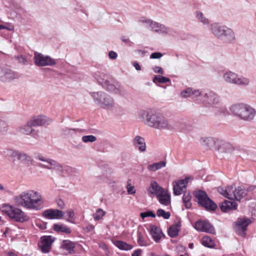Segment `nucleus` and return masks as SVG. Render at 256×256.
I'll list each match as a JSON object with an SVG mask.
<instances>
[{
  "label": "nucleus",
  "mask_w": 256,
  "mask_h": 256,
  "mask_svg": "<svg viewBox=\"0 0 256 256\" xmlns=\"http://www.w3.org/2000/svg\"><path fill=\"white\" fill-rule=\"evenodd\" d=\"M16 203L29 210H39L42 208L44 200L41 194L33 190H28L15 196Z\"/></svg>",
  "instance_id": "obj_1"
},
{
  "label": "nucleus",
  "mask_w": 256,
  "mask_h": 256,
  "mask_svg": "<svg viewBox=\"0 0 256 256\" xmlns=\"http://www.w3.org/2000/svg\"><path fill=\"white\" fill-rule=\"evenodd\" d=\"M138 118L145 124L154 128L159 130H171L174 128L168 118L154 110H142L138 114Z\"/></svg>",
  "instance_id": "obj_2"
},
{
  "label": "nucleus",
  "mask_w": 256,
  "mask_h": 256,
  "mask_svg": "<svg viewBox=\"0 0 256 256\" xmlns=\"http://www.w3.org/2000/svg\"><path fill=\"white\" fill-rule=\"evenodd\" d=\"M90 95L95 104L100 108L113 112L119 114L122 112V108L117 105L114 98L104 92H91Z\"/></svg>",
  "instance_id": "obj_3"
},
{
  "label": "nucleus",
  "mask_w": 256,
  "mask_h": 256,
  "mask_svg": "<svg viewBox=\"0 0 256 256\" xmlns=\"http://www.w3.org/2000/svg\"><path fill=\"white\" fill-rule=\"evenodd\" d=\"M230 110L232 115L246 122L252 120L256 116V110L245 103L234 104L230 106Z\"/></svg>",
  "instance_id": "obj_4"
},
{
  "label": "nucleus",
  "mask_w": 256,
  "mask_h": 256,
  "mask_svg": "<svg viewBox=\"0 0 256 256\" xmlns=\"http://www.w3.org/2000/svg\"><path fill=\"white\" fill-rule=\"evenodd\" d=\"M210 30L216 38L224 40L228 43L235 41L236 36L234 30L218 22L212 23L210 26Z\"/></svg>",
  "instance_id": "obj_5"
},
{
  "label": "nucleus",
  "mask_w": 256,
  "mask_h": 256,
  "mask_svg": "<svg viewBox=\"0 0 256 256\" xmlns=\"http://www.w3.org/2000/svg\"><path fill=\"white\" fill-rule=\"evenodd\" d=\"M1 210L10 218L16 222H27L30 219V217L21 209L8 204L3 206Z\"/></svg>",
  "instance_id": "obj_6"
},
{
  "label": "nucleus",
  "mask_w": 256,
  "mask_h": 256,
  "mask_svg": "<svg viewBox=\"0 0 256 256\" xmlns=\"http://www.w3.org/2000/svg\"><path fill=\"white\" fill-rule=\"evenodd\" d=\"M224 80L228 84H234L238 86H246L249 84L250 80L248 78L232 72H226L222 76Z\"/></svg>",
  "instance_id": "obj_7"
},
{
  "label": "nucleus",
  "mask_w": 256,
  "mask_h": 256,
  "mask_svg": "<svg viewBox=\"0 0 256 256\" xmlns=\"http://www.w3.org/2000/svg\"><path fill=\"white\" fill-rule=\"evenodd\" d=\"M194 194L198 204L206 209L214 210L216 208V204L210 200L206 192L202 190L195 191Z\"/></svg>",
  "instance_id": "obj_8"
},
{
  "label": "nucleus",
  "mask_w": 256,
  "mask_h": 256,
  "mask_svg": "<svg viewBox=\"0 0 256 256\" xmlns=\"http://www.w3.org/2000/svg\"><path fill=\"white\" fill-rule=\"evenodd\" d=\"M34 64L38 66H52L56 64L54 59L38 52L34 54Z\"/></svg>",
  "instance_id": "obj_9"
},
{
  "label": "nucleus",
  "mask_w": 256,
  "mask_h": 256,
  "mask_svg": "<svg viewBox=\"0 0 256 256\" xmlns=\"http://www.w3.org/2000/svg\"><path fill=\"white\" fill-rule=\"evenodd\" d=\"M38 160L44 162L45 164H40L39 166L48 170H55L58 172L61 168V164L54 160L46 158L42 154H38L36 156Z\"/></svg>",
  "instance_id": "obj_10"
},
{
  "label": "nucleus",
  "mask_w": 256,
  "mask_h": 256,
  "mask_svg": "<svg viewBox=\"0 0 256 256\" xmlns=\"http://www.w3.org/2000/svg\"><path fill=\"white\" fill-rule=\"evenodd\" d=\"M190 180H192L191 177H186L184 179L174 181L172 182L174 194L175 196H180L186 192L187 185Z\"/></svg>",
  "instance_id": "obj_11"
},
{
  "label": "nucleus",
  "mask_w": 256,
  "mask_h": 256,
  "mask_svg": "<svg viewBox=\"0 0 256 256\" xmlns=\"http://www.w3.org/2000/svg\"><path fill=\"white\" fill-rule=\"evenodd\" d=\"M56 238L51 236H41L38 246L42 253H48L52 249V244Z\"/></svg>",
  "instance_id": "obj_12"
},
{
  "label": "nucleus",
  "mask_w": 256,
  "mask_h": 256,
  "mask_svg": "<svg viewBox=\"0 0 256 256\" xmlns=\"http://www.w3.org/2000/svg\"><path fill=\"white\" fill-rule=\"evenodd\" d=\"M202 100L205 104L212 105L219 102V97L212 91L201 92Z\"/></svg>",
  "instance_id": "obj_13"
},
{
  "label": "nucleus",
  "mask_w": 256,
  "mask_h": 256,
  "mask_svg": "<svg viewBox=\"0 0 256 256\" xmlns=\"http://www.w3.org/2000/svg\"><path fill=\"white\" fill-rule=\"evenodd\" d=\"M194 228L199 232H206L212 234H215L216 232L213 226L206 220H199L194 224Z\"/></svg>",
  "instance_id": "obj_14"
},
{
  "label": "nucleus",
  "mask_w": 256,
  "mask_h": 256,
  "mask_svg": "<svg viewBox=\"0 0 256 256\" xmlns=\"http://www.w3.org/2000/svg\"><path fill=\"white\" fill-rule=\"evenodd\" d=\"M64 213L57 209H48L43 212L42 216L48 219H61L64 216Z\"/></svg>",
  "instance_id": "obj_15"
},
{
  "label": "nucleus",
  "mask_w": 256,
  "mask_h": 256,
  "mask_svg": "<svg viewBox=\"0 0 256 256\" xmlns=\"http://www.w3.org/2000/svg\"><path fill=\"white\" fill-rule=\"evenodd\" d=\"M110 92L120 96H123L124 94V91L122 88L118 84H110L108 80L102 86Z\"/></svg>",
  "instance_id": "obj_16"
},
{
  "label": "nucleus",
  "mask_w": 256,
  "mask_h": 256,
  "mask_svg": "<svg viewBox=\"0 0 256 256\" xmlns=\"http://www.w3.org/2000/svg\"><path fill=\"white\" fill-rule=\"evenodd\" d=\"M255 189V186H250L246 188L244 186H239L237 188H235V196L234 200H239L250 192L253 191Z\"/></svg>",
  "instance_id": "obj_17"
},
{
  "label": "nucleus",
  "mask_w": 256,
  "mask_h": 256,
  "mask_svg": "<svg viewBox=\"0 0 256 256\" xmlns=\"http://www.w3.org/2000/svg\"><path fill=\"white\" fill-rule=\"evenodd\" d=\"M50 122V120L46 116H34L29 120V124L33 126H38L49 124Z\"/></svg>",
  "instance_id": "obj_18"
},
{
  "label": "nucleus",
  "mask_w": 256,
  "mask_h": 256,
  "mask_svg": "<svg viewBox=\"0 0 256 256\" xmlns=\"http://www.w3.org/2000/svg\"><path fill=\"white\" fill-rule=\"evenodd\" d=\"M12 155L16 156L17 159L22 163L27 165H33L34 160L33 158L26 153L20 152H13Z\"/></svg>",
  "instance_id": "obj_19"
},
{
  "label": "nucleus",
  "mask_w": 256,
  "mask_h": 256,
  "mask_svg": "<svg viewBox=\"0 0 256 256\" xmlns=\"http://www.w3.org/2000/svg\"><path fill=\"white\" fill-rule=\"evenodd\" d=\"M252 222L249 218H240L237 220L236 230L242 236L245 234V230L248 224Z\"/></svg>",
  "instance_id": "obj_20"
},
{
  "label": "nucleus",
  "mask_w": 256,
  "mask_h": 256,
  "mask_svg": "<svg viewBox=\"0 0 256 256\" xmlns=\"http://www.w3.org/2000/svg\"><path fill=\"white\" fill-rule=\"evenodd\" d=\"M235 188L232 186H228L226 188L219 187L218 192L224 197L228 199L234 200L235 196Z\"/></svg>",
  "instance_id": "obj_21"
},
{
  "label": "nucleus",
  "mask_w": 256,
  "mask_h": 256,
  "mask_svg": "<svg viewBox=\"0 0 256 256\" xmlns=\"http://www.w3.org/2000/svg\"><path fill=\"white\" fill-rule=\"evenodd\" d=\"M164 190L156 181L152 182L148 188V195L150 196H156V197Z\"/></svg>",
  "instance_id": "obj_22"
},
{
  "label": "nucleus",
  "mask_w": 256,
  "mask_h": 256,
  "mask_svg": "<svg viewBox=\"0 0 256 256\" xmlns=\"http://www.w3.org/2000/svg\"><path fill=\"white\" fill-rule=\"evenodd\" d=\"M150 28L158 33L164 34H170L169 28L163 24L153 21Z\"/></svg>",
  "instance_id": "obj_23"
},
{
  "label": "nucleus",
  "mask_w": 256,
  "mask_h": 256,
  "mask_svg": "<svg viewBox=\"0 0 256 256\" xmlns=\"http://www.w3.org/2000/svg\"><path fill=\"white\" fill-rule=\"evenodd\" d=\"M132 144L141 152H144L146 150L145 140L140 136H136L132 140Z\"/></svg>",
  "instance_id": "obj_24"
},
{
  "label": "nucleus",
  "mask_w": 256,
  "mask_h": 256,
  "mask_svg": "<svg viewBox=\"0 0 256 256\" xmlns=\"http://www.w3.org/2000/svg\"><path fill=\"white\" fill-rule=\"evenodd\" d=\"M156 198L161 204L165 206H168L170 204V195L166 190H164Z\"/></svg>",
  "instance_id": "obj_25"
},
{
  "label": "nucleus",
  "mask_w": 256,
  "mask_h": 256,
  "mask_svg": "<svg viewBox=\"0 0 256 256\" xmlns=\"http://www.w3.org/2000/svg\"><path fill=\"white\" fill-rule=\"evenodd\" d=\"M201 92L198 90H194L192 88H187L186 89L182 90L180 95L184 98H187L188 97H192L196 98L200 96Z\"/></svg>",
  "instance_id": "obj_26"
},
{
  "label": "nucleus",
  "mask_w": 256,
  "mask_h": 256,
  "mask_svg": "<svg viewBox=\"0 0 256 256\" xmlns=\"http://www.w3.org/2000/svg\"><path fill=\"white\" fill-rule=\"evenodd\" d=\"M63 177L74 176L76 173V170L68 166H62L61 165V168L58 172Z\"/></svg>",
  "instance_id": "obj_27"
},
{
  "label": "nucleus",
  "mask_w": 256,
  "mask_h": 256,
  "mask_svg": "<svg viewBox=\"0 0 256 256\" xmlns=\"http://www.w3.org/2000/svg\"><path fill=\"white\" fill-rule=\"evenodd\" d=\"M150 232L153 239L156 242H158L163 235L161 230L154 225L150 226Z\"/></svg>",
  "instance_id": "obj_28"
},
{
  "label": "nucleus",
  "mask_w": 256,
  "mask_h": 256,
  "mask_svg": "<svg viewBox=\"0 0 256 256\" xmlns=\"http://www.w3.org/2000/svg\"><path fill=\"white\" fill-rule=\"evenodd\" d=\"M220 208L222 212H228L229 210H236L237 208V204L234 202H230L226 200L221 204Z\"/></svg>",
  "instance_id": "obj_29"
},
{
  "label": "nucleus",
  "mask_w": 256,
  "mask_h": 256,
  "mask_svg": "<svg viewBox=\"0 0 256 256\" xmlns=\"http://www.w3.org/2000/svg\"><path fill=\"white\" fill-rule=\"evenodd\" d=\"M75 246V243L68 240H64L61 244V248L64 250L68 251L70 254L74 253V249Z\"/></svg>",
  "instance_id": "obj_30"
},
{
  "label": "nucleus",
  "mask_w": 256,
  "mask_h": 256,
  "mask_svg": "<svg viewBox=\"0 0 256 256\" xmlns=\"http://www.w3.org/2000/svg\"><path fill=\"white\" fill-rule=\"evenodd\" d=\"M54 230L58 232H62L67 234L71 233L70 229L66 225L62 224H56L53 225Z\"/></svg>",
  "instance_id": "obj_31"
},
{
  "label": "nucleus",
  "mask_w": 256,
  "mask_h": 256,
  "mask_svg": "<svg viewBox=\"0 0 256 256\" xmlns=\"http://www.w3.org/2000/svg\"><path fill=\"white\" fill-rule=\"evenodd\" d=\"M96 80L103 86L108 82L107 76L103 72H96L94 74Z\"/></svg>",
  "instance_id": "obj_32"
},
{
  "label": "nucleus",
  "mask_w": 256,
  "mask_h": 256,
  "mask_svg": "<svg viewBox=\"0 0 256 256\" xmlns=\"http://www.w3.org/2000/svg\"><path fill=\"white\" fill-rule=\"evenodd\" d=\"M32 126H33L29 124L28 120L26 124L19 127L18 130L22 134L28 135L30 134L34 130Z\"/></svg>",
  "instance_id": "obj_33"
},
{
  "label": "nucleus",
  "mask_w": 256,
  "mask_h": 256,
  "mask_svg": "<svg viewBox=\"0 0 256 256\" xmlns=\"http://www.w3.org/2000/svg\"><path fill=\"white\" fill-rule=\"evenodd\" d=\"M166 166V162L165 161L162 160L148 165V169L149 171L155 172L162 168L165 167Z\"/></svg>",
  "instance_id": "obj_34"
},
{
  "label": "nucleus",
  "mask_w": 256,
  "mask_h": 256,
  "mask_svg": "<svg viewBox=\"0 0 256 256\" xmlns=\"http://www.w3.org/2000/svg\"><path fill=\"white\" fill-rule=\"evenodd\" d=\"M114 244L119 249L123 250H129L133 248L132 245L122 240H116Z\"/></svg>",
  "instance_id": "obj_35"
},
{
  "label": "nucleus",
  "mask_w": 256,
  "mask_h": 256,
  "mask_svg": "<svg viewBox=\"0 0 256 256\" xmlns=\"http://www.w3.org/2000/svg\"><path fill=\"white\" fill-rule=\"evenodd\" d=\"M220 150L222 152L231 154L234 150V148L230 143L222 142L220 148Z\"/></svg>",
  "instance_id": "obj_36"
},
{
  "label": "nucleus",
  "mask_w": 256,
  "mask_h": 256,
  "mask_svg": "<svg viewBox=\"0 0 256 256\" xmlns=\"http://www.w3.org/2000/svg\"><path fill=\"white\" fill-rule=\"evenodd\" d=\"M4 82H7L13 80L18 78V74L6 68Z\"/></svg>",
  "instance_id": "obj_37"
},
{
  "label": "nucleus",
  "mask_w": 256,
  "mask_h": 256,
  "mask_svg": "<svg viewBox=\"0 0 256 256\" xmlns=\"http://www.w3.org/2000/svg\"><path fill=\"white\" fill-rule=\"evenodd\" d=\"M180 226V223H178L176 224L170 226L168 230V235L171 238H174L177 236L178 234Z\"/></svg>",
  "instance_id": "obj_38"
},
{
  "label": "nucleus",
  "mask_w": 256,
  "mask_h": 256,
  "mask_svg": "<svg viewBox=\"0 0 256 256\" xmlns=\"http://www.w3.org/2000/svg\"><path fill=\"white\" fill-rule=\"evenodd\" d=\"M192 196L189 192H184L182 196V201L186 208H190L192 206Z\"/></svg>",
  "instance_id": "obj_39"
},
{
  "label": "nucleus",
  "mask_w": 256,
  "mask_h": 256,
  "mask_svg": "<svg viewBox=\"0 0 256 256\" xmlns=\"http://www.w3.org/2000/svg\"><path fill=\"white\" fill-rule=\"evenodd\" d=\"M196 16L198 20L202 23L204 25H208L210 24V21L200 11H196Z\"/></svg>",
  "instance_id": "obj_40"
},
{
  "label": "nucleus",
  "mask_w": 256,
  "mask_h": 256,
  "mask_svg": "<svg viewBox=\"0 0 256 256\" xmlns=\"http://www.w3.org/2000/svg\"><path fill=\"white\" fill-rule=\"evenodd\" d=\"M202 244L206 247L213 248L214 246V243L212 239L208 236H204L202 239Z\"/></svg>",
  "instance_id": "obj_41"
},
{
  "label": "nucleus",
  "mask_w": 256,
  "mask_h": 256,
  "mask_svg": "<svg viewBox=\"0 0 256 256\" xmlns=\"http://www.w3.org/2000/svg\"><path fill=\"white\" fill-rule=\"evenodd\" d=\"M152 82L156 84H166L170 82L169 78L160 75L155 76L153 78Z\"/></svg>",
  "instance_id": "obj_42"
},
{
  "label": "nucleus",
  "mask_w": 256,
  "mask_h": 256,
  "mask_svg": "<svg viewBox=\"0 0 256 256\" xmlns=\"http://www.w3.org/2000/svg\"><path fill=\"white\" fill-rule=\"evenodd\" d=\"M106 212L102 208L96 210V212L93 214V218L95 220L98 221L102 219L105 216Z\"/></svg>",
  "instance_id": "obj_43"
},
{
  "label": "nucleus",
  "mask_w": 256,
  "mask_h": 256,
  "mask_svg": "<svg viewBox=\"0 0 256 256\" xmlns=\"http://www.w3.org/2000/svg\"><path fill=\"white\" fill-rule=\"evenodd\" d=\"M138 243L141 246H146L148 244L147 240L144 235L142 233L138 232Z\"/></svg>",
  "instance_id": "obj_44"
},
{
  "label": "nucleus",
  "mask_w": 256,
  "mask_h": 256,
  "mask_svg": "<svg viewBox=\"0 0 256 256\" xmlns=\"http://www.w3.org/2000/svg\"><path fill=\"white\" fill-rule=\"evenodd\" d=\"M156 214L159 217H162L164 219H168L170 217V214L169 212H166L162 209H158L157 210Z\"/></svg>",
  "instance_id": "obj_45"
},
{
  "label": "nucleus",
  "mask_w": 256,
  "mask_h": 256,
  "mask_svg": "<svg viewBox=\"0 0 256 256\" xmlns=\"http://www.w3.org/2000/svg\"><path fill=\"white\" fill-rule=\"evenodd\" d=\"M82 140L83 142L88 143V142H94L96 140V138L93 135L84 136L82 137Z\"/></svg>",
  "instance_id": "obj_46"
},
{
  "label": "nucleus",
  "mask_w": 256,
  "mask_h": 256,
  "mask_svg": "<svg viewBox=\"0 0 256 256\" xmlns=\"http://www.w3.org/2000/svg\"><path fill=\"white\" fill-rule=\"evenodd\" d=\"M153 20L146 18H142L140 20L139 22L141 24H145V26L147 27H149L150 28L152 24V22Z\"/></svg>",
  "instance_id": "obj_47"
},
{
  "label": "nucleus",
  "mask_w": 256,
  "mask_h": 256,
  "mask_svg": "<svg viewBox=\"0 0 256 256\" xmlns=\"http://www.w3.org/2000/svg\"><path fill=\"white\" fill-rule=\"evenodd\" d=\"M141 218L144 219L145 218L150 216L152 218H155L156 214L152 211H148L144 212H142L140 214Z\"/></svg>",
  "instance_id": "obj_48"
},
{
  "label": "nucleus",
  "mask_w": 256,
  "mask_h": 256,
  "mask_svg": "<svg viewBox=\"0 0 256 256\" xmlns=\"http://www.w3.org/2000/svg\"><path fill=\"white\" fill-rule=\"evenodd\" d=\"M202 140L206 143V145L208 147H211L214 144V140L211 138H202Z\"/></svg>",
  "instance_id": "obj_49"
},
{
  "label": "nucleus",
  "mask_w": 256,
  "mask_h": 256,
  "mask_svg": "<svg viewBox=\"0 0 256 256\" xmlns=\"http://www.w3.org/2000/svg\"><path fill=\"white\" fill-rule=\"evenodd\" d=\"M47 224L44 222L38 220L36 222V225L40 230H45L46 228Z\"/></svg>",
  "instance_id": "obj_50"
},
{
  "label": "nucleus",
  "mask_w": 256,
  "mask_h": 256,
  "mask_svg": "<svg viewBox=\"0 0 256 256\" xmlns=\"http://www.w3.org/2000/svg\"><path fill=\"white\" fill-rule=\"evenodd\" d=\"M8 130V126L6 124L3 120H0V130L5 132Z\"/></svg>",
  "instance_id": "obj_51"
},
{
  "label": "nucleus",
  "mask_w": 256,
  "mask_h": 256,
  "mask_svg": "<svg viewBox=\"0 0 256 256\" xmlns=\"http://www.w3.org/2000/svg\"><path fill=\"white\" fill-rule=\"evenodd\" d=\"M162 56V53L160 52H154L152 53L150 56V58L151 59H156L160 58Z\"/></svg>",
  "instance_id": "obj_52"
},
{
  "label": "nucleus",
  "mask_w": 256,
  "mask_h": 256,
  "mask_svg": "<svg viewBox=\"0 0 256 256\" xmlns=\"http://www.w3.org/2000/svg\"><path fill=\"white\" fill-rule=\"evenodd\" d=\"M127 191L128 194H134L136 191L134 186H132L130 184L127 185Z\"/></svg>",
  "instance_id": "obj_53"
},
{
  "label": "nucleus",
  "mask_w": 256,
  "mask_h": 256,
  "mask_svg": "<svg viewBox=\"0 0 256 256\" xmlns=\"http://www.w3.org/2000/svg\"><path fill=\"white\" fill-rule=\"evenodd\" d=\"M153 70L156 73H158L160 74H164V73L163 69L161 67L158 66H155L154 67Z\"/></svg>",
  "instance_id": "obj_54"
},
{
  "label": "nucleus",
  "mask_w": 256,
  "mask_h": 256,
  "mask_svg": "<svg viewBox=\"0 0 256 256\" xmlns=\"http://www.w3.org/2000/svg\"><path fill=\"white\" fill-rule=\"evenodd\" d=\"M6 68H0V80L4 82Z\"/></svg>",
  "instance_id": "obj_55"
},
{
  "label": "nucleus",
  "mask_w": 256,
  "mask_h": 256,
  "mask_svg": "<svg viewBox=\"0 0 256 256\" xmlns=\"http://www.w3.org/2000/svg\"><path fill=\"white\" fill-rule=\"evenodd\" d=\"M0 30L2 29H6L10 31L14 30V26L12 25H10L8 26L0 24Z\"/></svg>",
  "instance_id": "obj_56"
},
{
  "label": "nucleus",
  "mask_w": 256,
  "mask_h": 256,
  "mask_svg": "<svg viewBox=\"0 0 256 256\" xmlns=\"http://www.w3.org/2000/svg\"><path fill=\"white\" fill-rule=\"evenodd\" d=\"M76 132V130L72 129V128H66L64 130V132L66 134H74Z\"/></svg>",
  "instance_id": "obj_57"
},
{
  "label": "nucleus",
  "mask_w": 256,
  "mask_h": 256,
  "mask_svg": "<svg viewBox=\"0 0 256 256\" xmlns=\"http://www.w3.org/2000/svg\"><path fill=\"white\" fill-rule=\"evenodd\" d=\"M66 213H67L68 218L70 220H72L74 216V210L71 209L68 210L66 212Z\"/></svg>",
  "instance_id": "obj_58"
},
{
  "label": "nucleus",
  "mask_w": 256,
  "mask_h": 256,
  "mask_svg": "<svg viewBox=\"0 0 256 256\" xmlns=\"http://www.w3.org/2000/svg\"><path fill=\"white\" fill-rule=\"evenodd\" d=\"M108 56L112 60H115L116 58L118 55L116 52L114 51H110L109 52Z\"/></svg>",
  "instance_id": "obj_59"
},
{
  "label": "nucleus",
  "mask_w": 256,
  "mask_h": 256,
  "mask_svg": "<svg viewBox=\"0 0 256 256\" xmlns=\"http://www.w3.org/2000/svg\"><path fill=\"white\" fill-rule=\"evenodd\" d=\"M94 226L92 224H88L86 228V230H87V232H92V231L94 230Z\"/></svg>",
  "instance_id": "obj_60"
},
{
  "label": "nucleus",
  "mask_w": 256,
  "mask_h": 256,
  "mask_svg": "<svg viewBox=\"0 0 256 256\" xmlns=\"http://www.w3.org/2000/svg\"><path fill=\"white\" fill-rule=\"evenodd\" d=\"M142 253V250L140 249H138L136 250H135L132 254V256H140Z\"/></svg>",
  "instance_id": "obj_61"
},
{
  "label": "nucleus",
  "mask_w": 256,
  "mask_h": 256,
  "mask_svg": "<svg viewBox=\"0 0 256 256\" xmlns=\"http://www.w3.org/2000/svg\"><path fill=\"white\" fill-rule=\"evenodd\" d=\"M133 65L137 70H141V66L137 62H134L133 64Z\"/></svg>",
  "instance_id": "obj_62"
},
{
  "label": "nucleus",
  "mask_w": 256,
  "mask_h": 256,
  "mask_svg": "<svg viewBox=\"0 0 256 256\" xmlns=\"http://www.w3.org/2000/svg\"><path fill=\"white\" fill-rule=\"evenodd\" d=\"M58 205L60 208L62 209L64 208V204L63 201L62 200H60L58 202Z\"/></svg>",
  "instance_id": "obj_63"
},
{
  "label": "nucleus",
  "mask_w": 256,
  "mask_h": 256,
  "mask_svg": "<svg viewBox=\"0 0 256 256\" xmlns=\"http://www.w3.org/2000/svg\"><path fill=\"white\" fill-rule=\"evenodd\" d=\"M8 256H18V255L12 252H8Z\"/></svg>",
  "instance_id": "obj_64"
}]
</instances>
